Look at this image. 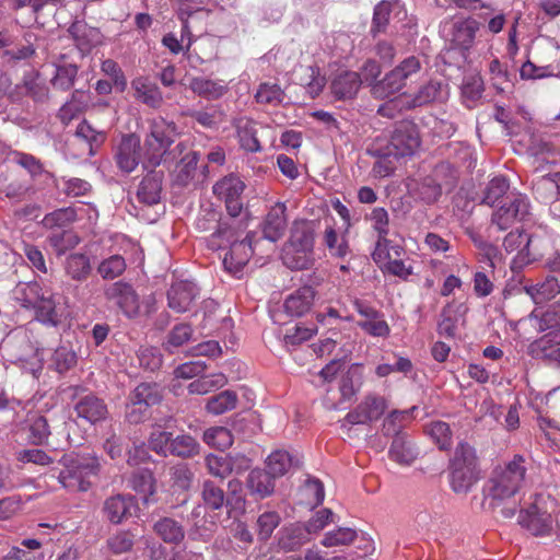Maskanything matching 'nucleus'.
Masks as SVG:
<instances>
[{
	"label": "nucleus",
	"instance_id": "1",
	"mask_svg": "<svg viewBox=\"0 0 560 560\" xmlns=\"http://www.w3.org/2000/svg\"><path fill=\"white\" fill-rule=\"evenodd\" d=\"M526 474L525 458L518 454L492 469L485 483L483 495L498 517L510 520L516 514L517 505L513 499L524 487Z\"/></svg>",
	"mask_w": 560,
	"mask_h": 560
},
{
	"label": "nucleus",
	"instance_id": "2",
	"mask_svg": "<svg viewBox=\"0 0 560 560\" xmlns=\"http://www.w3.org/2000/svg\"><path fill=\"white\" fill-rule=\"evenodd\" d=\"M238 232L230 224L222 222L218 224L217 230L210 235L209 245L213 249H220L230 245L229 252L224 255V269L238 276L253 255L252 236L247 235L244 240L237 241Z\"/></svg>",
	"mask_w": 560,
	"mask_h": 560
},
{
	"label": "nucleus",
	"instance_id": "3",
	"mask_svg": "<svg viewBox=\"0 0 560 560\" xmlns=\"http://www.w3.org/2000/svg\"><path fill=\"white\" fill-rule=\"evenodd\" d=\"M281 258L290 269L304 270L314 265V230L311 223L306 221L293 223Z\"/></svg>",
	"mask_w": 560,
	"mask_h": 560
},
{
	"label": "nucleus",
	"instance_id": "4",
	"mask_svg": "<svg viewBox=\"0 0 560 560\" xmlns=\"http://www.w3.org/2000/svg\"><path fill=\"white\" fill-rule=\"evenodd\" d=\"M15 299L23 307L34 310L35 317L40 323L49 326L60 323L55 294L46 284L38 281L25 283L16 289Z\"/></svg>",
	"mask_w": 560,
	"mask_h": 560
},
{
	"label": "nucleus",
	"instance_id": "5",
	"mask_svg": "<svg viewBox=\"0 0 560 560\" xmlns=\"http://www.w3.org/2000/svg\"><path fill=\"white\" fill-rule=\"evenodd\" d=\"M59 463L62 469L57 478L62 487L72 491H88L91 482L86 479L100 471V460L95 455L65 454Z\"/></svg>",
	"mask_w": 560,
	"mask_h": 560
},
{
	"label": "nucleus",
	"instance_id": "6",
	"mask_svg": "<svg viewBox=\"0 0 560 560\" xmlns=\"http://www.w3.org/2000/svg\"><path fill=\"white\" fill-rule=\"evenodd\" d=\"M421 70L418 57L409 56L385 77L372 85V94L376 98H386L402 90Z\"/></svg>",
	"mask_w": 560,
	"mask_h": 560
},
{
	"label": "nucleus",
	"instance_id": "7",
	"mask_svg": "<svg viewBox=\"0 0 560 560\" xmlns=\"http://www.w3.org/2000/svg\"><path fill=\"white\" fill-rule=\"evenodd\" d=\"M388 408L387 400L376 394L366 395L341 421V428L350 430L355 424H369L378 420Z\"/></svg>",
	"mask_w": 560,
	"mask_h": 560
},
{
	"label": "nucleus",
	"instance_id": "8",
	"mask_svg": "<svg viewBox=\"0 0 560 560\" xmlns=\"http://www.w3.org/2000/svg\"><path fill=\"white\" fill-rule=\"evenodd\" d=\"M419 147L420 137L416 125L401 121L392 132L386 150L394 154L395 159H402L413 155Z\"/></svg>",
	"mask_w": 560,
	"mask_h": 560
},
{
	"label": "nucleus",
	"instance_id": "9",
	"mask_svg": "<svg viewBox=\"0 0 560 560\" xmlns=\"http://www.w3.org/2000/svg\"><path fill=\"white\" fill-rule=\"evenodd\" d=\"M529 203L527 197L522 194H511L505 202L493 211L491 217L492 225L499 231H505L516 221L523 220L528 214Z\"/></svg>",
	"mask_w": 560,
	"mask_h": 560
},
{
	"label": "nucleus",
	"instance_id": "10",
	"mask_svg": "<svg viewBox=\"0 0 560 560\" xmlns=\"http://www.w3.org/2000/svg\"><path fill=\"white\" fill-rule=\"evenodd\" d=\"M245 187L244 182L233 174L213 185V194L224 201L226 211L232 218L238 217L243 210L242 195Z\"/></svg>",
	"mask_w": 560,
	"mask_h": 560
},
{
	"label": "nucleus",
	"instance_id": "11",
	"mask_svg": "<svg viewBox=\"0 0 560 560\" xmlns=\"http://www.w3.org/2000/svg\"><path fill=\"white\" fill-rule=\"evenodd\" d=\"M129 399L126 419L129 423L138 424L149 417V408L158 405L162 395L156 390V387H136Z\"/></svg>",
	"mask_w": 560,
	"mask_h": 560
},
{
	"label": "nucleus",
	"instance_id": "12",
	"mask_svg": "<svg viewBox=\"0 0 560 560\" xmlns=\"http://www.w3.org/2000/svg\"><path fill=\"white\" fill-rule=\"evenodd\" d=\"M104 294L107 300L114 301L128 318L141 314L139 296L130 284L122 281L114 282L105 288Z\"/></svg>",
	"mask_w": 560,
	"mask_h": 560
},
{
	"label": "nucleus",
	"instance_id": "13",
	"mask_svg": "<svg viewBox=\"0 0 560 560\" xmlns=\"http://www.w3.org/2000/svg\"><path fill=\"white\" fill-rule=\"evenodd\" d=\"M553 523L551 513L542 509L538 501L520 512L518 524L534 536L550 535L553 530Z\"/></svg>",
	"mask_w": 560,
	"mask_h": 560
},
{
	"label": "nucleus",
	"instance_id": "14",
	"mask_svg": "<svg viewBox=\"0 0 560 560\" xmlns=\"http://www.w3.org/2000/svg\"><path fill=\"white\" fill-rule=\"evenodd\" d=\"M447 96V85L440 81L431 80L422 84L415 93L402 94L401 102L407 108H416L433 102H443Z\"/></svg>",
	"mask_w": 560,
	"mask_h": 560
},
{
	"label": "nucleus",
	"instance_id": "15",
	"mask_svg": "<svg viewBox=\"0 0 560 560\" xmlns=\"http://www.w3.org/2000/svg\"><path fill=\"white\" fill-rule=\"evenodd\" d=\"M530 237L528 234L520 230L512 231L504 237L503 247L506 253L517 250L510 265V268L513 272L521 271L532 261L528 249Z\"/></svg>",
	"mask_w": 560,
	"mask_h": 560
},
{
	"label": "nucleus",
	"instance_id": "16",
	"mask_svg": "<svg viewBox=\"0 0 560 560\" xmlns=\"http://www.w3.org/2000/svg\"><path fill=\"white\" fill-rule=\"evenodd\" d=\"M137 510L133 497L128 494H116L107 498L103 504V513L106 520L114 525L121 524L132 516Z\"/></svg>",
	"mask_w": 560,
	"mask_h": 560
},
{
	"label": "nucleus",
	"instance_id": "17",
	"mask_svg": "<svg viewBox=\"0 0 560 560\" xmlns=\"http://www.w3.org/2000/svg\"><path fill=\"white\" fill-rule=\"evenodd\" d=\"M197 294L198 290L194 282L176 281L167 292L168 306L177 313L187 312L194 304Z\"/></svg>",
	"mask_w": 560,
	"mask_h": 560
},
{
	"label": "nucleus",
	"instance_id": "18",
	"mask_svg": "<svg viewBox=\"0 0 560 560\" xmlns=\"http://www.w3.org/2000/svg\"><path fill=\"white\" fill-rule=\"evenodd\" d=\"M245 486L250 497L264 500L275 493L276 479L264 468L256 467L248 472Z\"/></svg>",
	"mask_w": 560,
	"mask_h": 560
},
{
	"label": "nucleus",
	"instance_id": "19",
	"mask_svg": "<svg viewBox=\"0 0 560 560\" xmlns=\"http://www.w3.org/2000/svg\"><path fill=\"white\" fill-rule=\"evenodd\" d=\"M478 22L474 19H462L453 21L447 27L444 25L443 32H447L450 40L460 49H468L475 39L478 31Z\"/></svg>",
	"mask_w": 560,
	"mask_h": 560
},
{
	"label": "nucleus",
	"instance_id": "20",
	"mask_svg": "<svg viewBox=\"0 0 560 560\" xmlns=\"http://www.w3.org/2000/svg\"><path fill=\"white\" fill-rule=\"evenodd\" d=\"M140 140L135 135L122 137L116 152V162L126 173L132 172L139 163Z\"/></svg>",
	"mask_w": 560,
	"mask_h": 560
},
{
	"label": "nucleus",
	"instance_id": "21",
	"mask_svg": "<svg viewBox=\"0 0 560 560\" xmlns=\"http://www.w3.org/2000/svg\"><path fill=\"white\" fill-rule=\"evenodd\" d=\"M285 211L287 207L281 202L271 207L262 223V234L266 240L277 242L281 238L287 228Z\"/></svg>",
	"mask_w": 560,
	"mask_h": 560
},
{
	"label": "nucleus",
	"instance_id": "22",
	"mask_svg": "<svg viewBox=\"0 0 560 560\" xmlns=\"http://www.w3.org/2000/svg\"><path fill=\"white\" fill-rule=\"evenodd\" d=\"M8 160L24 168L32 180H36L42 177L55 179L54 174L45 170L40 160L30 153L13 150L8 153Z\"/></svg>",
	"mask_w": 560,
	"mask_h": 560
},
{
	"label": "nucleus",
	"instance_id": "23",
	"mask_svg": "<svg viewBox=\"0 0 560 560\" xmlns=\"http://www.w3.org/2000/svg\"><path fill=\"white\" fill-rule=\"evenodd\" d=\"M294 77L312 97L319 95L326 84V79L320 74L319 68L313 65L298 66L294 69Z\"/></svg>",
	"mask_w": 560,
	"mask_h": 560
},
{
	"label": "nucleus",
	"instance_id": "24",
	"mask_svg": "<svg viewBox=\"0 0 560 560\" xmlns=\"http://www.w3.org/2000/svg\"><path fill=\"white\" fill-rule=\"evenodd\" d=\"M362 84L361 77L354 71H342L331 82V93L338 100H348L357 95Z\"/></svg>",
	"mask_w": 560,
	"mask_h": 560
},
{
	"label": "nucleus",
	"instance_id": "25",
	"mask_svg": "<svg viewBox=\"0 0 560 560\" xmlns=\"http://www.w3.org/2000/svg\"><path fill=\"white\" fill-rule=\"evenodd\" d=\"M315 291L312 287H302L291 293L284 301V310L291 316H302L313 305Z\"/></svg>",
	"mask_w": 560,
	"mask_h": 560
},
{
	"label": "nucleus",
	"instance_id": "26",
	"mask_svg": "<svg viewBox=\"0 0 560 560\" xmlns=\"http://www.w3.org/2000/svg\"><path fill=\"white\" fill-rule=\"evenodd\" d=\"M308 540V533L302 524L282 527L278 533V546L285 552L294 551Z\"/></svg>",
	"mask_w": 560,
	"mask_h": 560
},
{
	"label": "nucleus",
	"instance_id": "27",
	"mask_svg": "<svg viewBox=\"0 0 560 560\" xmlns=\"http://www.w3.org/2000/svg\"><path fill=\"white\" fill-rule=\"evenodd\" d=\"M131 86L135 91V97L143 104L153 108H158L162 105L163 96L159 86L148 78H136L132 80Z\"/></svg>",
	"mask_w": 560,
	"mask_h": 560
},
{
	"label": "nucleus",
	"instance_id": "28",
	"mask_svg": "<svg viewBox=\"0 0 560 560\" xmlns=\"http://www.w3.org/2000/svg\"><path fill=\"white\" fill-rule=\"evenodd\" d=\"M189 89L198 96L207 100H218L229 90L222 80H211L202 77L192 78L189 82Z\"/></svg>",
	"mask_w": 560,
	"mask_h": 560
},
{
	"label": "nucleus",
	"instance_id": "29",
	"mask_svg": "<svg viewBox=\"0 0 560 560\" xmlns=\"http://www.w3.org/2000/svg\"><path fill=\"white\" fill-rule=\"evenodd\" d=\"M241 147L248 152H259L261 145L256 136L255 121L247 117L233 120Z\"/></svg>",
	"mask_w": 560,
	"mask_h": 560
},
{
	"label": "nucleus",
	"instance_id": "30",
	"mask_svg": "<svg viewBox=\"0 0 560 560\" xmlns=\"http://www.w3.org/2000/svg\"><path fill=\"white\" fill-rule=\"evenodd\" d=\"M78 417L94 423L105 418L107 408L97 397L88 395L81 398L74 406Z\"/></svg>",
	"mask_w": 560,
	"mask_h": 560
},
{
	"label": "nucleus",
	"instance_id": "31",
	"mask_svg": "<svg viewBox=\"0 0 560 560\" xmlns=\"http://www.w3.org/2000/svg\"><path fill=\"white\" fill-rule=\"evenodd\" d=\"M389 457L400 465H410L419 452L406 434H397L389 447Z\"/></svg>",
	"mask_w": 560,
	"mask_h": 560
},
{
	"label": "nucleus",
	"instance_id": "32",
	"mask_svg": "<svg viewBox=\"0 0 560 560\" xmlns=\"http://www.w3.org/2000/svg\"><path fill=\"white\" fill-rule=\"evenodd\" d=\"M408 187L409 191L413 196L420 198L427 203L435 202L442 194L441 185L432 175L425 176L419 180L412 179Z\"/></svg>",
	"mask_w": 560,
	"mask_h": 560
},
{
	"label": "nucleus",
	"instance_id": "33",
	"mask_svg": "<svg viewBox=\"0 0 560 560\" xmlns=\"http://www.w3.org/2000/svg\"><path fill=\"white\" fill-rule=\"evenodd\" d=\"M451 487L455 493H467L479 479L478 467H450Z\"/></svg>",
	"mask_w": 560,
	"mask_h": 560
},
{
	"label": "nucleus",
	"instance_id": "34",
	"mask_svg": "<svg viewBox=\"0 0 560 560\" xmlns=\"http://www.w3.org/2000/svg\"><path fill=\"white\" fill-rule=\"evenodd\" d=\"M265 464V470L277 480L284 476L293 465H299V460L294 462L288 451L277 450L267 457Z\"/></svg>",
	"mask_w": 560,
	"mask_h": 560
},
{
	"label": "nucleus",
	"instance_id": "35",
	"mask_svg": "<svg viewBox=\"0 0 560 560\" xmlns=\"http://www.w3.org/2000/svg\"><path fill=\"white\" fill-rule=\"evenodd\" d=\"M524 290L536 304H541L560 293V281L555 277H547L541 283L525 285Z\"/></svg>",
	"mask_w": 560,
	"mask_h": 560
},
{
	"label": "nucleus",
	"instance_id": "36",
	"mask_svg": "<svg viewBox=\"0 0 560 560\" xmlns=\"http://www.w3.org/2000/svg\"><path fill=\"white\" fill-rule=\"evenodd\" d=\"M161 176L159 174H149L141 180L138 187V200L148 206L155 205L161 199Z\"/></svg>",
	"mask_w": 560,
	"mask_h": 560
},
{
	"label": "nucleus",
	"instance_id": "37",
	"mask_svg": "<svg viewBox=\"0 0 560 560\" xmlns=\"http://www.w3.org/2000/svg\"><path fill=\"white\" fill-rule=\"evenodd\" d=\"M154 532L167 544H179L185 538L183 525L171 517H163L154 524Z\"/></svg>",
	"mask_w": 560,
	"mask_h": 560
},
{
	"label": "nucleus",
	"instance_id": "38",
	"mask_svg": "<svg viewBox=\"0 0 560 560\" xmlns=\"http://www.w3.org/2000/svg\"><path fill=\"white\" fill-rule=\"evenodd\" d=\"M170 487L174 492H187L190 490L195 474L185 463L176 464L168 469Z\"/></svg>",
	"mask_w": 560,
	"mask_h": 560
},
{
	"label": "nucleus",
	"instance_id": "39",
	"mask_svg": "<svg viewBox=\"0 0 560 560\" xmlns=\"http://www.w3.org/2000/svg\"><path fill=\"white\" fill-rule=\"evenodd\" d=\"M78 219V211L73 207H66L56 209L47 214L42 220L45 229H65L71 225Z\"/></svg>",
	"mask_w": 560,
	"mask_h": 560
},
{
	"label": "nucleus",
	"instance_id": "40",
	"mask_svg": "<svg viewBox=\"0 0 560 560\" xmlns=\"http://www.w3.org/2000/svg\"><path fill=\"white\" fill-rule=\"evenodd\" d=\"M32 190L27 182L13 178L11 174H0V192L9 199L21 200Z\"/></svg>",
	"mask_w": 560,
	"mask_h": 560
},
{
	"label": "nucleus",
	"instance_id": "41",
	"mask_svg": "<svg viewBox=\"0 0 560 560\" xmlns=\"http://www.w3.org/2000/svg\"><path fill=\"white\" fill-rule=\"evenodd\" d=\"M137 541V535L130 529L117 530L106 540V547L112 555L119 556L130 552Z\"/></svg>",
	"mask_w": 560,
	"mask_h": 560
},
{
	"label": "nucleus",
	"instance_id": "42",
	"mask_svg": "<svg viewBox=\"0 0 560 560\" xmlns=\"http://www.w3.org/2000/svg\"><path fill=\"white\" fill-rule=\"evenodd\" d=\"M357 395L355 387H328L324 402L329 409H345Z\"/></svg>",
	"mask_w": 560,
	"mask_h": 560
},
{
	"label": "nucleus",
	"instance_id": "43",
	"mask_svg": "<svg viewBox=\"0 0 560 560\" xmlns=\"http://www.w3.org/2000/svg\"><path fill=\"white\" fill-rule=\"evenodd\" d=\"M130 483H131V488L137 493L143 495L144 504H149L154 501L152 499V497L155 493V479L151 471L141 470V471L135 472L131 477Z\"/></svg>",
	"mask_w": 560,
	"mask_h": 560
},
{
	"label": "nucleus",
	"instance_id": "44",
	"mask_svg": "<svg viewBox=\"0 0 560 560\" xmlns=\"http://www.w3.org/2000/svg\"><path fill=\"white\" fill-rule=\"evenodd\" d=\"M65 269L71 279L82 281L86 279L91 272L90 259L85 254H71L66 258Z\"/></svg>",
	"mask_w": 560,
	"mask_h": 560
},
{
	"label": "nucleus",
	"instance_id": "45",
	"mask_svg": "<svg viewBox=\"0 0 560 560\" xmlns=\"http://www.w3.org/2000/svg\"><path fill=\"white\" fill-rule=\"evenodd\" d=\"M201 498L205 505L212 511L220 510L226 505V494L224 490L209 479L202 482Z\"/></svg>",
	"mask_w": 560,
	"mask_h": 560
},
{
	"label": "nucleus",
	"instance_id": "46",
	"mask_svg": "<svg viewBox=\"0 0 560 560\" xmlns=\"http://www.w3.org/2000/svg\"><path fill=\"white\" fill-rule=\"evenodd\" d=\"M425 432L441 451H448L453 444V432L448 423L433 421L425 427Z\"/></svg>",
	"mask_w": 560,
	"mask_h": 560
},
{
	"label": "nucleus",
	"instance_id": "47",
	"mask_svg": "<svg viewBox=\"0 0 560 560\" xmlns=\"http://www.w3.org/2000/svg\"><path fill=\"white\" fill-rule=\"evenodd\" d=\"M200 452V444L188 434L173 438L170 454L180 458H191Z\"/></svg>",
	"mask_w": 560,
	"mask_h": 560
},
{
	"label": "nucleus",
	"instance_id": "48",
	"mask_svg": "<svg viewBox=\"0 0 560 560\" xmlns=\"http://www.w3.org/2000/svg\"><path fill=\"white\" fill-rule=\"evenodd\" d=\"M189 116L205 128H217L225 119V113L221 106L213 105L201 110H194Z\"/></svg>",
	"mask_w": 560,
	"mask_h": 560
},
{
	"label": "nucleus",
	"instance_id": "49",
	"mask_svg": "<svg viewBox=\"0 0 560 560\" xmlns=\"http://www.w3.org/2000/svg\"><path fill=\"white\" fill-rule=\"evenodd\" d=\"M28 440L34 445L47 442L50 435L48 420L42 415H33L28 418Z\"/></svg>",
	"mask_w": 560,
	"mask_h": 560
},
{
	"label": "nucleus",
	"instance_id": "50",
	"mask_svg": "<svg viewBox=\"0 0 560 560\" xmlns=\"http://www.w3.org/2000/svg\"><path fill=\"white\" fill-rule=\"evenodd\" d=\"M483 93V81L479 74L466 75L462 84V96L467 107H471Z\"/></svg>",
	"mask_w": 560,
	"mask_h": 560
},
{
	"label": "nucleus",
	"instance_id": "51",
	"mask_svg": "<svg viewBox=\"0 0 560 560\" xmlns=\"http://www.w3.org/2000/svg\"><path fill=\"white\" fill-rule=\"evenodd\" d=\"M175 125L158 117L150 122V133L147 138L171 145L174 141Z\"/></svg>",
	"mask_w": 560,
	"mask_h": 560
},
{
	"label": "nucleus",
	"instance_id": "52",
	"mask_svg": "<svg viewBox=\"0 0 560 560\" xmlns=\"http://www.w3.org/2000/svg\"><path fill=\"white\" fill-rule=\"evenodd\" d=\"M47 241L57 255L65 254L67 250L75 247L80 243L79 236L68 230L51 233Z\"/></svg>",
	"mask_w": 560,
	"mask_h": 560
},
{
	"label": "nucleus",
	"instance_id": "53",
	"mask_svg": "<svg viewBox=\"0 0 560 560\" xmlns=\"http://www.w3.org/2000/svg\"><path fill=\"white\" fill-rule=\"evenodd\" d=\"M237 396L233 390H224L219 395L209 398L206 409L212 415H222L235 408Z\"/></svg>",
	"mask_w": 560,
	"mask_h": 560
},
{
	"label": "nucleus",
	"instance_id": "54",
	"mask_svg": "<svg viewBox=\"0 0 560 560\" xmlns=\"http://www.w3.org/2000/svg\"><path fill=\"white\" fill-rule=\"evenodd\" d=\"M450 467H478L475 448L466 442H459L450 459Z\"/></svg>",
	"mask_w": 560,
	"mask_h": 560
},
{
	"label": "nucleus",
	"instance_id": "55",
	"mask_svg": "<svg viewBox=\"0 0 560 560\" xmlns=\"http://www.w3.org/2000/svg\"><path fill=\"white\" fill-rule=\"evenodd\" d=\"M192 336V328L188 324L176 325L167 335L163 347L170 353L184 346L190 340Z\"/></svg>",
	"mask_w": 560,
	"mask_h": 560
},
{
	"label": "nucleus",
	"instance_id": "56",
	"mask_svg": "<svg viewBox=\"0 0 560 560\" xmlns=\"http://www.w3.org/2000/svg\"><path fill=\"white\" fill-rule=\"evenodd\" d=\"M205 465L211 476L222 480L232 474L230 455L219 456L209 454L205 457Z\"/></svg>",
	"mask_w": 560,
	"mask_h": 560
},
{
	"label": "nucleus",
	"instance_id": "57",
	"mask_svg": "<svg viewBox=\"0 0 560 560\" xmlns=\"http://www.w3.org/2000/svg\"><path fill=\"white\" fill-rule=\"evenodd\" d=\"M281 516L276 511H267L257 518V535L260 541H267L273 530L280 525Z\"/></svg>",
	"mask_w": 560,
	"mask_h": 560
},
{
	"label": "nucleus",
	"instance_id": "58",
	"mask_svg": "<svg viewBox=\"0 0 560 560\" xmlns=\"http://www.w3.org/2000/svg\"><path fill=\"white\" fill-rule=\"evenodd\" d=\"M418 527L427 532H441L448 526L447 520L440 513L421 511L416 516Z\"/></svg>",
	"mask_w": 560,
	"mask_h": 560
},
{
	"label": "nucleus",
	"instance_id": "59",
	"mask_svg": "<svg viewBox=\"0 0 560 560\" xmlns=\"http://www.w3.org/2000/svg\"><path fill=\"white\" fill-rule=\"evenodd\" d=\"M203 442L212 447L225 450L233 443L232 434L224 427L209 428L203 432Z\"/></svg>",
	"mask_w": 560,
	"mask_h": 560
},
{
	"label": "nucleus",
	"instance_id": "60",
	"mask_svg": "<svg viewBox=\"0 0 560 560\" xmlns=\"http://www.w3.org/2000/svg\"><path fill=\"white\" fill-rule=\"evenodd\" d=\"M475 245L479 249L478 253V261L486 264L489 272L494 273V269L497 267V261L501 260L502 254L498 246L483 242V241H475Z\"/></svg>",
	"mask_w": 560,
	"mask_h": 560
},
{
	"label": "nucleus",
	"instance_id": "61",
	"mask_svg": "<svg viewBox=\"0 0 560 560\" xmlns=\"http://www.w3.org/2000/svg\"><path fill=\"white\" fill-rule=\"evenodd\" d=\"M78 68L75 65L67 63L56 68V73L51 79L54 88L66 91L72 88L77 78Z\"/></svg>",
	"mask_w": 560,
	"mask_h": 560
},
{
	"label": "nucleus",
	"instance_id": "62",
	"mask_svg": "<svg viewBox=\"0 0 560 560\" xmlns=\"http://www.w3.org/2000/svg\"><path fill=\"white\" fill-rule=\"evenodd\" d=\"M75 363L77 354L71 348L67 346L58 347L51 357V365L58 373H65L69 371L75 365Z\"/></svg>",
	"mask_w": 560,
	"mask_h": 560
},
{
	"label": "nucleus",
	"instance_id": "63",
	"mask_svg": "<svg viewBox=\"0 0 560 560\" xmlns=\"http://www.w3.org/2000/svg\"><path fill=\"white\" fill-rule=\"evenodd\" d=\"M489 74L492 86L500 93L504 92L510 83V74L505 66L494 58L489 63Z\"/></svg>",
	"mask_w": 560,
	"mask_h": 560
},
{
	"label": "nucleus",
	"instance_id": "64",
	"mask_svg": "<svg viewBox=\"0 0 560 560\" xmlns=\"http://www.w3.org/2000/svg\"><path fill=\"white\" fill-rule=\"evenodd\" d=\"M173 440V433L168 431L159 430L153 427L150 433L148 443L149 447L161 456H167L171 451V443Z\"/></svg>",
	"mask_w": 560,
	"mask_h": 560
}]
</instances>
